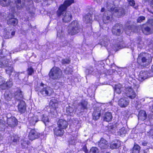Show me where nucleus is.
<instances>
[{
  "label": "nucleus",
  "instance_id": "1",
  "mask_svg": "<svg viewBox=\"0 0 153 153\" xmlns=\"http://www.w3.org/2000/svg\"><path fill=\"white\" fill-rule=\"evenodd\" d=\"M74 0H67L64 1L63 4L60 6L56 12L58 17L62 16L63 21L65 22H70L72 18L71 13L69 11H66L67 8L72 4L74 3Z\"/></svg>",
  "mask_w": 153,
  "mask_h": 153
},
{
  "label": "nucleus",
  "instance_id": "2",
  "mask_svg": "<svg viewBox=\"0 0 153 153\" xmlns=\"http://www.w3.org/2000/svg\"><path fill=\"white\" fill-rule=\"evenodd\" d=\"M137 62L143 66H146L151 61V57L150 54L147 53H142L138 56Z\"/></svg>",
  "mask_w": 153,
  "mask_h": 153
},
{
  "label": "nucleus",
  "instance_id": "3",
  "mask_svg": "<svg viewBox=\"0 0 153 153\" xmlns=\"http://www.w3.org/2000/svg\"><path fill=\"white\" fill-rule=\"evenodd\" d=\"M81 29L80 26L77 21H74L68 27V33L71 35H74L78 33Z\"/></svg>",
  "mask_w": 153,
  "mask_h": 153
},
{
  "label": "nucleus",
  "instance_id": "4",
  "mask_svg": "<svg viewBox=\"0 0 153 153\" xmlns=\"http://www.w3.org/2000/svg\"><path fill=\"white\" fill-rule=\"evenodd\" d=\"M62 72L58 68L54 67L50 70L48 75L50 78L53 79H59L61 77Z\"/></svg>",
  "mask_w": 153,
  "mask_h": 153
},
{
  "label": "nucleus",
  "instance_id": "5",
  "mask_svg": "<svg viewBox=\"0 0 153 153\" xmlns=\"http://www.w3.org/2000/svg\"><path fill=\"white\" fill-rule=\"evenodd\" d=\"M101 12L102 13L101 15H102V19L104 23H108L112 20L113 17L112 14L113 13L111 12L105 10L104 7L102 8Z\"/></svg>",
  "mask_w": 153,
  "mask_h": 153
},
{
  "label": "nucleus",
  "instance_id": "6",
  "mask_svg": "<svg viewBox=\"0 0 153 153\" xmlns=\"http://www.w3.org/2000/svg\"><path fill=\"white\" fill-rule=\"evenodd\" d=\"M142 30L143 33L146 35L153 33V19L148 20L147 25L142 27Z\"/></svg>",
  "mask_w": 153,
  "mask_h": 153
},
{
  "label": "nucleus",
  "instance_id": "7",
  "mask_svg": "<svg viewBox=\"0 0 153 153\" xmlns=\"http://www.w3.org/2000/svg\"><path fill=\"white\" fill-rule=\"evenodd\" d=\"M39 93L43 96H46L50 95L52 93L53 90L49 87L46 86L43 83L41 84Z\"/></svg>",
  "mask_w": 153,
  "mask_h": 153
},
{
  "label": "nucleus",
  "instance_id": "8",
  "mask_svg": "<svg viewBox=\"0 0 153 153\" xmlns=\"http://www.w3.org/2000/svg\"><path fill=\"white\" fill-rule=\"evenodd\" d=\"M123 27L122 25L117 23L114 26L112 29V32L114 35L120 36L123 33Z\"/></svg>",
  "mask_w": 153,
  "mask_h": 153
},
{
  "label": "nucleus",
  "instance_id": "9",
  "mask_svg": "<svg viewBox=\"0 0 153 153\" xmlns=\"http://www.w3.org/2000/svg\"><path fill=\"white\" fill-rule=\"evenodd\" d=\"M151 68V70L148 72L143 71L140 72L139 75L140 80H143L149 77L153 76V65L152 66Z\"/></svg>",
  "mask_w": 153,
  "mask_h": 153
},
{
  "label": "nucleus",
  "instance_id": "10",
  "mask_svg": "<svg viewBox=\"0 0 153 153\" xmlns=\"http://www.w3.org/2000/svg\"><path fill=\"white\" fill-rule=\"evenodd\" d=\"M124 92L127 97L130 99H134L136 96V93L131 87H126Z\"/></svg>",
  "mask_w": 153,
  "mask_h": 153
},
{
  "label": "nucleus",
  "instance_id": "11",
  "mask_svg": "<svg viewBox=\"0 0 153 153\" xmlns=\"http://www.w3.org/2000/svg\"><path fill=\"white\" fill-rule=\"evenodd\" d=\"M118 1L117 0H115L114 1L109 0L106 5V8L108 10V11H110L112 13L113 12L114 9L116 7L115 5L117 4V2Z\"/></svg>",
  "mask_w": 153,
  "mask_h": 153
},
{
  "label": "nucleus",
  "instance_id": "12",
  "mask_svg": "<svg viewBox=\"0 0 153 153\" xmlns=\"http://www.w3.org/2000/svg\"><path fill=\"white\" fill-rule=\"evenodd\" d=\"M26 107L25 102L23 100L20 101L18 105V112L21 114L25 113L26 111Z\"/></svg>",
  "mask_w": 153,
  "mask_h": 153
},
{
  "label": "nucleus",
  "instance_id": "13",
  "mask_svg": "<svg viewBox=\"0 0 153 153\" xmlns=\"http://www.w3.org/2000/svg\"><path fill=\"white\" fill-rule=\"evenodd\" d=\"M112 13L117 17L123 16L125 15V12L124 9L122 8L116 7Z\"/></svg>",
  "mask_w": 153,
  "mask_h": 153
},
{
  "label": "nucleus",
  "instance_id": "14",
  "mask_svg": "<svg viewBox=\"0 0 153 153\" xmlns=\"http://www.w3.org/2000/svg\"><path fill=\"white\" fill-rule=\"evenodd\" d=\"M40 136V134L34 129L30 131L28 135L29 139L31 140L38 138Z\"/></svg>",
  "mask_w": 153,
  "mask_h": 153
},
{
  "label": "nucleus",
  "instance_id": "15",
  "mask_svg": "<svg viewBox=\"0 0 153 153\" xmlns=\"http://www.w3.org/2000/svg\"><path fill=\"white\" fill-rule=\"evenodd\" d=\"M129 101L128 99L126 97L120 99L118 102V105L122 108H124L128 105Z\"/></svg>",
  "mask_w": 153,
  "mask_h": 153
},
{
  "label": "nucleus",
  "instance_id": "16",
  "mask_svg": "<svg viewBox=\"0 0 153 153\" xmlns=\"http://www.w3.org/2000/svg\"><path fill=\"white\" fill-rule=\"evenodd\" d=\"M7 123L9 126L12 127L17 125V120L15 117H11L10 118H8L7 116Z\"/></svg>",
  "mask_w": 153,
  "mask_h": 153
},
{
  "label": "nucleus",
  "instance_id": "17",
  "mask_svg": "<svg viewBox=\"0 0 153 153\" xmlns=\"http://www.w3.org/2000/svg\"><path fill=\"white\" fill-rule=\"evenodd\" d=\"M58 127L63 130L66 129L68 125L67 122L63 120L60 119L57 122Z\"/></svg>",
  "mask_w": 153,
  "mask_h": 153
},
{
  "label": "nucleus",
  "instance_id": "18",
  "mask_svg": "<svg viewBox=\"0 0 153 153\" xmlns=\"http://www.w3.org/2000/svg\"><path fill=\"white\" fill-rule=\"evenodd\" d=\"M100 110L101 109L100 107H98L94 108L92 114L94 120H97L99 118L100 115Z\"/></svg>",
  "mask_w": 153,
  "mask_h": 153
},
{
  "label": "nucleus",
  "instance_id": "19",
  "mask_svg": "<svg viewBox=\"0 0 153 153\" xmlns=\"http://www.w3.org/2000/svg\"><path fill=\"white\" fill-rule=\"evenodd\" d=\"M13 97L16 100H19L22 99L23 97V95L22 91L19 90H17L13 94Z\"/></svg>",
  "mask_w": 153,
  "mask_h": 153
},
{
  "label": "nucleus",
  "instance_id": "20",
  "mask_svg": "<svg viewBox=\"0 0 153 153\" xmlns=\"http://www.w3.org/2000/svg\"><path fill=\"white\" fill-rule=\"evenodd\" d=\"M13 93L12 92L7 91L5 92L4 94V100L7 101H10L12 98H13Z\"/></svg>",
  "mask_w": 153,
  "mask_h": 153
},
{
  "label": "nucleus",
  "instance_id": "21",
  "mask_svg": "<svg viewBox=\"0 0 153 153\" xmlns=\"http://www.w3.org/2000/svg\"><path fill=\"white\" fill-rule=\"evenodd\" d=\"M7 68L5 69V71L7 74L10 75L12 74H15V76L17 75V77L19 75V73L16 72L14 71L13 68L12 66H10L7 65Z\"/></svg>",
  "mask_w": 153,
  "mask_h": 153
},
{
  "label": "nucleus",
  "instance_id": "22",
  "mask_svg": "<svg viewBox=\"0 0 153 153\" xmlns=\"http://www.w3.org/2000/svg\"><path fill=\"white\" fill-rule=\"evenodd\" d=\"M107 142L106 140L103 138H101L98 142V145L101 149H104L107 147Z\"/></svg>",
  "mask_w": 153,
  "mask_h": 153
},
{
  "label": "nucleus",
  "instance_id": "23",
  "mask_svg": "<svg viewBox=\"0 0 153 153\" xmlns=\"http://www.w3.org/2000/svg\"><path fill=\"white\" fill-rule=\"evenodd\" d=\"M53 130L54 134L56 136H61L64 134V130L58 127L55 128Z\"/></svg>",
  "mask_w": 153,
  "mask_h": 153
},
{
  "label": "nucleus",
  "instance_id": "24",
  "mask_svg": "<svg viewBox=\"0 0 153 153\" xmlns=\"http://www.w3.org/2000/svg\"><path fill=\"white\" fill-rule=\"evenodd\" d=\"M146 114L145 111L141 110L139 111L138 114V119L141 120H144L146 118Z\"/></svg>",
  "mask_w": 153,
  "mask_h": 153
},
{
  "label": "nucleus",
  "instance_id": "25",
  "mask_svg": "<svg viewBox=\"0 0 153 153\" xmlns=\"http://www.w3.org/2000/svg\"><path fill=\"white\" fill-rule=\"evenodd\" d=\"M113 117L112 114L109 112H107L105 113L103 116V120L104 121L107 122L111 121Z\"/></svg>",
  "mask_w": 153,
  "mask_h": 153
},
{
  "label": "nucleus",
  "instance_id": "26",
  "mask_svg": "<svg viewBox=\"0 0 153 153\" xmlns=\"http://www.w3.org/2000/svg\"><path fill=\"white\" fill-rule=\"evenodd\" d=\"M17 8L20 10L25 5V0H16V1Z\"/></svg>",
  "mask_w": 153,
  "mask_h": 153
},
{
  "label": "nucleus",
  "instance_id": "27",
  "mask_svg": "<svg viewBox=\"0 0 153 153\" xmlns=\"http://www.w3.org/2000/svg\"><path fill=\"white\" fill-rule=\"evenodd\" d=\"M122 85L120 84L116 85L114 86V90L115 92L120 94L123 90Z\"/></svg>",
  "mask_w": 153,
  "mask_h": 153
},
{
  "label": "nucleus",
  "instance_id": "28",
  "mask_svg": "<svg viewBox=\"0 0 153 153\" xmlns=\"http://www.w3.org/2000/svg\"><path fill=\"white\" fill-rule=\"evenodd\" d=\"M83 19L87 23L91 22L92 20L91 14L90 13H88L83 17Z\"/></svg>",
  "mask_w": 153,
  "mask_h": 153
},
{
  "label": "nucleus",
  "instance_id": "29",
  "mask_svg": "<svg viewBox=\"0 0 153 153\" xmlns=\"http://www.w3.org/2000/svg\"><path fill=\"white\" fill-rule=\"evenodd\" d=\"M121 146L120 141H117L115 142H112L110 145V148L112 149H117L120 147Z\"/></svg>",
  "mask_w": 153,
  "mask_h": 153
},
{
  "label": "nucleus",
  "instance_id": "30",
  "mask_svg": "<svg viewBox=\"0 0 153 153\" xmlns=\"http://www.w3.org/2000/svg\"><path fill=\"white\" fill-rule=\"evenodd\" d=\"M58 105V101L55 99L51 100L49 103L50 107L56 109Z\"/></svg>",
  "mask_w": 153,
  "mask_h": 153
},
{
  "label": "nucleus",
  "instance_id": "31",
  "mask_svg": "<svg viewBox=\"0 0 153 153\" xmlns=\"http://www.w3.org/2000/svg\"><path fill=\"white\" fill-rule=\"evenodd\" d=\"M18 22V20L16 19H12L7 21V23L10 25L15 26Z\"/></svg>",
  "mask_w": 153,
  "mask_h": 153
},
{
  "label": "nucleus",
  "instance_id": "32",
  "mask_svg": "<svg viewBox=\"0 0 153 153\" xmlns=\"http://www.w3.org/2000/svg\"><path fill=\"white\" fill-rule=\"evenodd\" d=\"M140 148L139 146L135 144L132 150V153H139Z\"/></svg>",
  "mask_w": 153,
  "mask_h": 153
},
{
  "label": "nucleus",
  "instance_id": "33",
  "mask_svg": "<svg viewBox=\"0 0 153 153\" xmlns=\"http://www.w3.org/2000/svg\"><path fill=\"white\" fill-rule=\"evenodd\" d=\"M38 121V117L36 116H34L30 118V123L31 125H34Z\"/></svg>",
  "mask_w": 153,
  "mask_h": 153
},
{
  "label": "nucleus",
  "instance_id": "34",
  "mask_svg": "<svg viewBox=\"0 0 153 153\" xmlns=\"http://www.w3.org/2000/svg\"><path fill=\"white\" fill-rule=\"evenodd\" d=\"M13 82L12 79H10L8 81L5 82L4 84V87L2 88L3 89H5L7 87H10L12 86Z\"/></svg>",
  "mask_w": 153,
  "mask_h": 153
},
{
  "label": "nucleus",
  "instance_id": "35",
  "mask_svg": "<svg viewBox=\"0 0 153 153\" xmlns=\"http://www.w3.org/2000/svg\"><path fill=\"white\" fill-rule=\"evenodd\" d=\"M88 102L85 100H82L80 102V105L81 106V109L84 110L87 109Z\"/></svg>",
  "mask_w": 153,
  "mask_h": 153
},
{
  "label": "nucleus",
  "instance_id": "36",
  "mask_svg": "<svg viewBox=\"0 0 153 153\" xmlns=\"http://www.w3.org/2000/svg\"><path fill=\"white\" fill-rule=\"evenodd\" d=\"M10 2V0H0V2L1 5L4 7L9 5Z\"/></svg>",
  "mask_w": 153,
  "mask_h": 153
},
{
  "label": "nucleus",
  "instance_id": "37",
  "mask_svg": "<svg viewBox=\"0 0 153 153\" xmlns=\"http://www.w3.org/2000/svg\"><path fill=\"white\" fill-rule=\"evenodd\" d=\"M74 111V109L70 106H68L66 108V113L68 115H72L73 114Z\"/></svg>",
  "mask_w": 153,
  "mask_h": 153
},
{
  "label": "nucleus",
  "instance_id": "38",
  "mask_svg": "<svg viewBox=\"0 0 153 153\" xmlns=\"http://www.w3.org/2000/svg\"><path fill=\"white\" fill-rule=\"evenodd\" d=\"M5 122L3 120H0V131H2L4 130L5 126Z\"/></svg>",
  "mask_w": 153,
  "mask_h": 153
},
{
  "label": "nucleus",
  "instance_id": "39",
  "mask_svg": "<svg viewBox=\"0 0 153 153\" xmlns=\"http://www.w3.org/2000/svg\"><path fill=\"white\" fill-rule=\"evenodd\" d=\"M137 46L140 48H142L144 46L143 42L141 40V38H139L137 40Z\"/></svg>",
  "mask_w": 153,
  "mask_h": 153
},
{
  "label": "nucleus",
  "instance_id": "40",
  "mask_svg": "<svg viewBox=\"0 0 153 153\" xmlns=\"http://www.w3.org/2000/svg\"><path fill=\"white\" fill-rule=\"evenodd\" d=\"M41 120L44 123L48 122L49 118L48 116L45 114L42 115L41 116Z\"/></svg>",
  "mask_w": 153,
  "mask_h": 153
},
{
  "label": "nucleus",
  "instance_id": "41",
  "mask_svg": "<svg viewBox=\"0 0 153 153\" xmlns=\"http://www.w3.org/2000/svg\"><path fill=\"white\" fill-rule=\"evenodd\" d=\"M7 62L5 61H2V59H0V68H3L7 67Z\"/></svg>",
  "mask_w": 153,
  "mask_h": 153
},
{
  "label": "nucleus",
  "instance_id": "42",
  "mask_svg": "<svg viewBox=\"0 0 153 153\" xmlns=\"http://www.w3.org/2000/svg\"><path fill=\"white\" fill-rule=\"evenodd\" d=\"M27 71L28 74L29 75H31L34 73V71L33 68L32 67H28Z\"/></svg>",
  "mask_w": 153,
  "mask_h": 153
},
{
  "label": "nucleus",
  "instance_id": "43",
  "mask_svg": "<svg viewBox=\"0 0 153 153\" xmlns=\"http://www.w3.org/2000/svg\"><path fill=\"white\" fill-rule=\"evenodd\" d=\"M98 149L96 147H92L91 149L90 153H98Z\"/></svg>",
  "mask_w": 153,
  "mask_h": 153
},
{
  "label": "nucleus",
  "instance_id": "44",
  "mask_svg": "<svg viewBox=\"0 0 153 153\" xmlns=\"http://www.w3.org/2000/svg\"><path fill=\"white\" fill-rule=\"evenodd\" d=\"M11 139L13 141L14 144L17 143V142L19 140V137L16 135L15 136H13L11 137Z\"/></svg>",
  "mask_w": 153,
  "mask_h": 153
},
{
  "label": "nucleus",
  "instance_id": "45",
  "mask_svg": "<svg viewBox=\"0 0 153 153\" xmlns=\"http://www.w3.org/2000/svg\"><path fill=\"white\" fill-rule=\"evenodd\" d=\"M60 29L57 30V36L59 37H60L63 34V31L62 30L61 27H60Z\"/></svg>",
  "mask_w": 153,
  "mask_h": 153
},
{
  "label": "nucleus",
  "instance_id": "46",
  "mask_svg": "<svg viewBox=\"0 0 153 153\" xmlns=\"http://www.w3.org/2000/svg\"><path fill=\"white\" fill-rule=\"evenodd\" d=\"M5 82L4 79L3 77L0 76V86H2V88L4 87V84Z\"/></svg>",
  "mask_w": 153,
  "mask_h": 153
},
{
  "label": "nucleus",
  "instance_id": "47",
  "mask_svg": "<svg viewBox=\"0 0 153 153\" xmlns=\"http://www.w3.org/2000/svg\"><path fill=\"white\" fill-rule=\"evenodd\" d=\"M76 140V138L72 137L69 140V143L71 145L75 144Z\"/></svg>",
  "mask_w": 153,
  "mask_h": 153
},
{
  "label": "nucleus",
  "instance_id": "48",
  "mask_svg": "<svg viewBox=\"0 0 153 153\" xmlns=\"http://www.w3.org/2000/svg\"><path fill=\"white\" fill-rule=\"evenodd\" d=\"M120 44H117L115 45V47L117 50L121 49L123 47V46L122 45L123 43V39H121V41H120Z\"/></svg>",
  "mask_w": 153,
  "mask_h": 153
},
{
  "label": "nucleus",
  "instance_id": "49",
  "mask_svg": "<svg viewBox=\"0 0 153 153\" xmlns=\"http://www.w3.org/2000/svg\"><path fill=\"white\" fill-rule=\"evenodd\" d=\"M147 135L150 137L153 138V128L151 129L149 132H147Z\"/></svg>",
  "mask_w": 153,
  "mask_h": 153
},
{
  "label": "nucleus",
  "instance_id": "50",
  "mask_svg": "<svg viewBox=\"0 0 153 153\" xmlns=\"http://www.w3.org/2000/svg\"><path fill=\"white\" fill-rule=\"evenodd\" d=\"M70 62V60L67 59H62V63L63 64H68Z\"/></svg>",
  "mask_w": 153,
  "mask_h": 153
},
{
  "label": "nucleus",
  "instance_id": "51",
  "mask_svg": "<svg viewBox=\"0 0 153 153\" xmlns=\"http://www.w3.org/2000/svg\"><path fill=\"white\" fill-rule=\"evenodd\" d=\"M145 18L144 16H140L138 17L137 19V22L140 23L142 22L143 20H144Z\"/></svg>",
  "mask_w": 153,
  "mask_h": 153
},
{
  "label": "nucleus",
  "instance_id": "52",
  "mask_svg": "<svg viewBox=\"0 0 153 153\" xmlns=\"http://www.w3.org/2000/svg\"><path fill=\"white\" fill-rule=\"evenodd\" d=\"M15 32L14 31H13L11 33V35L9 36H5L6 39H9L13 37L15 34Z\"/></svg>",
  "mask_w": 153,
  "mask_h": 153
},
{
  "label": "nucleus",
  "instance_id": "53",
  "mask_svg": "<svg viewBox=\"0 0 153 153\" xmlns=\"http://www.w3.org/2000/svg\"><path fill=\"white\" fill-rule=\"evenodd\" d=\"M119 132L120 134H122L126 133V131L125 128L123 127L119 130Z\"/></svg>",
  "mask_w": 153,
  "mask_h": 153
},
{
  "label": "nucleus",
  "instance_id": "54",
  "mask_svg": "<svg viewBox=\"0 0 153 153\" xmlns=\"http://www.w3.org/2000/svg\"><path fill=\"white\" fill-rule=\"evenodd\" d=\"M130 27H129L127 28H126V30H125L126 34L128 35H129L131 34V30L130 29Z\"/></svg>",
  "mask_w": 153,
  "mask_h": 153
},
{
  "label": "nucleus",
  "instance_id": "55",
  "mask_svg": "<svg viewBox=\"0 0 153 153\" xmlns=\"http://www.w3.org/2000/svg\"><path fill=\"white\" fill-rule=\"evenodd\" d=\"M103 41V42H102L104 43V44H105V46L107 45L109 40L107 39V36H105L104 38Z\"/></svg>",
  "mask_w": 153,
  "mask_h": 153
},
{
  "label": "nucleus",
  "instance_id": "56",
  "mask_svg": "<svg viewBox=\"0 0 153 153\" xmlns=\"http://www.w3.org/2000/svg\"><path fill=\"white\" fill-rule=\"evenodd\" d=\"M129 4L131 6H133L135 4V1L134 0H128Z\"/></svg>",
  "mask_w": 153,
  "mask_h": 153
},
{
  "label": "nucleus",
  "instance_id": "57",
  "mask_svg": "<svg viewBox=\"0 0 153 153\" xmlns=\"http://www.w3.org/2000/svg\"><path fill=\"white\" fill-rule=\"evenodd\" d=\"M82 150L85 153H88V151L87 149V147L85 146H84L83 147Z\"/></svg>",
  "mask_w": 153,
  "mask_h": 153
},
{
  "label": "nucleus",
  "instance_id": "58",
  "mask_svg": "<svg viewBox=\"0 0 153 153\" xmlns=\"http://www.w3.org/2000/svg\"><path fill=\"white\" fill-rule=\"evenodd\" d=\"M87 70L88 71V72L89 74H91L94 71V70L92 67H91L89 69H88Z\"/></svg>",
  "mask_w": 153,
  "mask_h": 153
},
{
  "label": "nucleus",
  "instance_id": "59",
  "mask_svg": "<svg viewBox=\"0 0 153 153\" xmlns=\"http://www.w3.org/2000/svg\"><path fill=\"white\" fill-rule=\"evenodd\" d=\"M148 143L146 141H144L142 143V144L143 146H145L147 145Z\"/></svg>",
  "mask_w": 153,
  "mask_h": 153
},
{
  "label": "nucleus",
  "instance_id": "60",
  "mask_svg": "<svg viewBox=\"0 0 153 153\" xmlns=\"http://www.w3.org/2000/svg\"><path fill=\"white\" fill-rule=\"evenodd\" d=\"M149 108L150 110L153 113V104L152 106H150Z\"/></svg>",
  "mask_w": 153,
  "mask_h": 153
},
{
  "label": "nucleus",
  "instance_id": "61",
  "mask_svg": "<svg viewBox=\"0 0 153 153\" xmlns=\"http://www.w3.org/2000/svg\"><path fill=\"white\" fill-rule=\"evenodd\" d=\"M15 74H11L10 75V76L12 75V76H13L14 78V79H16V78H18L19 76L17 77V75H16V76H15Z\"/></svg>",
  "mask_w": 153,
  "mask_h": 153
},
{
  "label": "nucleus",
  "instance_id": "62",
  "mask_svg": "<svg viewBox=\"0 0 153 153\" xmlns=\"http://www.w3.org/2000/svg\"><path fill=\"white\" fill-rule=\"evenodd\" d=\"M150 5L151 7L153 9V0H150Z\"/></svg>",
  "mask_w": 153,
  "mask_h": 153
},
{
  "label": "nucleus",
  "instance_id": "63",
  "mask_svg": "<svg viewBox=\"0 0 153 153\" xmlns=\"http://www.w3.org/2000/svg\"><path fill=\"white\" fill-rule=\"evenodd\" d=\"M115 127H114V126L112 125L109 126V128H110L111 129L113 130L115 128Z\"/></svg>",
  "mask_w": 153,
  "mask_h": 153
},
{
  "label": "nucleus",
  "instance_id": "64",
  "mask_svg": "<svg viewBox=\"0 0 153 153\" xmlns=\"http://www.w3.org/2000/svg\"><path fill=\"white\" fill-rule=\"evenodd\" d=\"M10 35V32H7L6 33V34H5L4 37L5 38L6 36H9Z\"/></svg>",
  "mask_w": 153,
  "mask_h": 153
}]
</instances>
